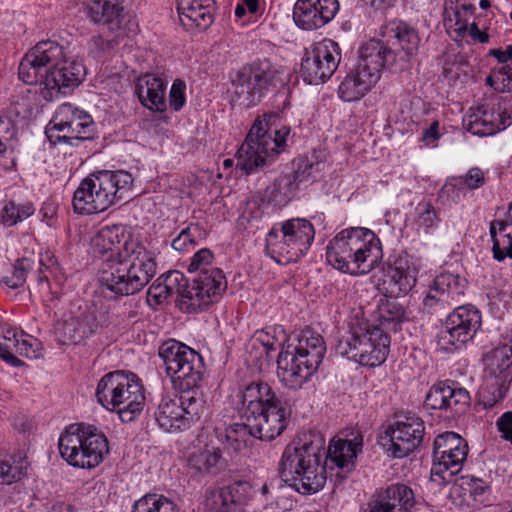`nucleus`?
<instances>
[{
	"instance_id": "obj_22",
	"label": "nucleus",
	"mask_w": 512,
	"mask_h": 512,
	"mask_svg": "<svg viewBox=\"0 0 512 512\" xmlns=\"http://www.w3.org/2000/svg\"><path fill=\"white\" fill-rule=\"evenodd\" d=\"M415 283V268L408 255L399 254L388 264L379 290L387 297L398 298L411 291Z\"/></svg>"
},
{
	"instance_id": "obj_37",
	"label": "nucleus",
	"mask_w": 512,
	"mask_h": 512,
	"mask_svg": "<svg viewBox=\"0 0 512 512\" xmlns=\"http://www.w3.org/2000/svg\"><path fill=\"white\" fill-rule=\"evenodd\" d=\"M486 370L493 376L506 380L512 366V346L502 345L486 353L483 358Z\"/></svg>"
},
{
	"instance_id": "obj_10",
	"label": "nucleus",
	"mask_w": 512,
	"mask_h": 512,
	"mask_svg": "<svg viewBox=\"0 0 512 512\" xmlns=\"http://www.w3.org/2000/svg\"><path fill=\"white\" fill-rule=\"evenodd\" d=\"M59 452L68 464L92 469L109 453L106 436L93 425L71 426L59 438Z\"/></svg>"
},
{
	"instance_id": "obj_4",
	"label": "nucleus",
	"mask_w": 512,
	"mask_h": 512,
	"mask_svg": "<svg viewBox=\"0 0 512 512\" xmlns=\"http://www.w3.org/2000/svg\"><path fill=\"white\" fill-rule=\"evenodd\" d=\"M124 257L105 260L99 271V283L116 296L140 292L155 276L157 263L154 252L147 247L124 249Z\"/></svg>"
},
{
	"instance_id": "obj_39",
	"label": "nucleus",
	"mask_w": 512,
	"mask_h": 512,
	"mask_svg": "<svg viewBox=\"0 0 512 512\" xmlns=\"http://www.w3.org/2000/svg\"><path fill=\"white\" fill-rule=\"evenodd\" d=\"M221 457L222 452L219 448L206 447L190 455L189 465L200 473H215Z\"/></svg>"
},
{
	"instance_id": "obj_28",
	"label": "nucleus",
	"mask_w": 512,
	"mask_h": 512,
	"mask_svg": "<svg viewBox=\"0 0 512 512\" xmlns=\"http://www.w3.org/2000/svg\"><path fill=\"white\" fill-rule=\"evenodd\" d=\"M383 36L387 39L388 48L397 51V56L403 61L402 52L410 58L414 56L419 47L418 32L407 23L399 21L390 23L384 30Z\"/></svg>"
},
{
	"instance_id": "obj_47",
	"label": "nucleus",
	"mask_w": 512,
	"mask_h": 512,
	"mask_svg": "<svg viewBox=\"0 0 512 512\" xmlns=\"http://www.w3.org/2000/svg\"><path fill=\"white\" fill-rule=\"evenodd\" d=\"M498 116L500 117L499 124H495L492 120L476 118L468 123L467 130L478 136L493 135L501 130L500 125L503 126L502 128L507 125V119L502 117L501 113H498Z\"/></svg>"
},
{
	"instance_id": "obj_26",
	"label": "nucleus",
	"mask_w": 512,
	"mask_h": 512,
	"mask_svg": "<svg viewBox=\"0 0 512 512\" xmlns=\"http://www.w3.org/2000/svg\"><path fill=\"white\" fill-rule=\"evenodd\" d=\"M215 0H177L182 25L187 29L206 30L214 22Z\"/></svg>"
},
{
	"instance_id": "obj_31",
	"label": "nucleus",
	"mask_w": 512,
	"mask_h": 512,
	"mask_svg": "<svg viewBox=\"0 0 512 512\" xmlns=\"http://www.w3.org/2000/svg\"><path fill=\"white\" fill-rule=\"evenodd\" d=\"M136 93L141 104L152 111L166 110L165 84L162 79L152 74L140 77L136 84Z\"/></svg>"
},
{
	"instance_id": "obj_7",
	"label": "nucleus",
	"mask_w": 512,
	"mask_h": 512,
	"mask_svg": "<svg viewBox=\"0 0 512 512\" xmlns=\"http://www.w3.org/2000/svg\"><path fill=\"white\" fill-rule=\"evenodd\" d=\"M176 288L178 306L187 313L198 312L213 303L218 302L227 289V280L220 268L210 267L199 272L192 283L179 271L168 273V294Z\"/></svg>"
},
{
	"instance_id": "obj_21",
	"label": "nucleus",
	"mask_w": 512,
	"mask_h": 512,
	"mask_svg": "<svg viewBox=\"0 0 512 512\" xmlns=\"http://www.w3.org/2000/svg\"><path fill=\"white\" fill-rule=\"evenodd\" d=\"M338 10L337 0H297L293 20L300 29L312 31L329 23Z\"/></svg>"
},
{
	"instance_id": "obj_55",
	"label": "nucleus",
	"mask_w": 512,
	"mask_h": 512,
	"mask_svg": "<svg viewBox=\"0 0 512 512\" xmlns=\"http://www.w3.org/2000/svg\"><path fill=\"white\" fill-rule=\"evenodd\" d=\"M493 258L499 262L506 257L512 259V235L504 234L500 241H494L492 246Z\"/></svg>"
},
{
	"instance_id": "obj_11",
	"label": "nucleus",
	"mask_w": 512,
	"mask_h": 512,
	"mask_svg": "<svg viewBox=\"0 0 512 512\" xmlns=\"http://www.w3.org/2000/svg\"><path fill=\"white\" fill-rule=\"evenodd\" d=\"M94 126L89 114L70 103H65L57 108L45 129V134L53 145L66 143L77 146L80 142L93 138Z\"/></svg>"
},
{
	"instance_id": "obj_59",
	"label": "nucleus",
	"mask_w": 512,
	"mask_h": 512,
	"mask_svg": "<svg viewBox=\"0 0 512 512\" xmlns=\"http://www.w3.org/2000/svg\"><path fill=\"white\" fill-rule=\"evenodd\" d=\"M278 186H276V180L271 184L268 185L263 192L261 193L260 199L263 203H275V204H281L286 202L285 197L278 193Z\"/></svg>"
},
{
	"instance_id": "obj_30",
	"label": "nucleus",
	"mask_w": 512,
	"mask_h": 512,
	"mask_svg": "<svg viewBox=\"0 0 512 512\" xmlns=\"http://www.w3.org/2000/svg\"><path fill=\"white\" fill-rule=\"evenodd\" d=\"M100 327L96 317L83 314L81 317H71L57 326V334L63 344H79L86 337L94 334Z\"/></svg>"
},
{
	"instance_id": "obj_24",
	"label": "nucleus",
	"mask_w": 512,
	"mask_h": 512,
	"mask_svg": "<svg viewBox=\"0 0 512 512\" xmlns=\"http://www.w3.org/2000/svg\"><path fill=\"white\" fill-rule=\"evenodd\" d=\"M252 487L247 481H236L213 491L207 499L215 512H244Z\"/></svg>"
},
{
	"instance_id": "obj_32",
	"label": "nucleus",
	"mask_w": 512,
	"mask_h": 512,
	"mask_svg": "<svg viewBox=\"0 0 512 512\" xmlns=\"http://www.w3.org/2000/svg\"><path fill=\"white\" fill-rule=\"evenodd\" d=\"M278 398L271 386L264 382H252L241 391V402L243 405V418L250 419L253 415L259 414L264 405L266 406Z\"/></svg>"
},
{
	"instance_id": "obj_5",
	"label": "nucleus",
	"mask_w": 512,
	"mask_h": 512,
	"mask_svg": "<svg viewBox=\"0 0 512 512\" xmlns=\"http://www.w3.org/2000/svg\"><path fill=\"white\" fill-rule=\"evenodd\" d=\"M133 177L124 170H102L88 175L75 190L72 199L77 214L91 215L130 198Z\"/></svg>"
},
{
	"instance_id": "obj_64",
	"label": "nucleus",
	"mask_w": 512,
	"mask_h": 512,
	"mask_svg": "<svg viewBox=\"0 0 512 512\" xmlns=\"http://www.w3.org/2000/svg\"><path fill=\"white\" fill-rule=\"evenodd\" d=\"M439 123L434 121L429 128L425 129L422 135V140L429 143L430 141H435L439 138L438 133Z\"/></svg>"
},
{
	"instance_id": "obj_43",
	"label": "nucleus",
	"mask_w": 512,
	"mask_h": 512,
	"mask_svg": "<svg viewBox=\"0 0 512 512\" xmlns=\"http://www.w3.org/2000/svg\"><path fill=\"white\" fill-rule=\"evenodd\" d=\"M381 325L388 330L397 331V327L405 320V310L402 304L395 300H387L380 306Z\"/></svg>"
},
{
	"instance_id": "obj_20",
	"label": "nucleus",
	"mask_w": 512,
	"mask_h": 512,
	"mask_svg": "<svg viewBox=\"0 0 512 512\" xmlns=\"http://www.w3.org/2000/svg\"><path fill=\"white\" fill-rule=\"evenodd\" d=\"M389 345V337L379 327H367L361 334L354 330V360L362 366L381 365L387 358Z\"/></svg>"
},
{
	"instance_id": "obj_25",
	"label": "nucleus",
	"mask_w": 512,
	"mask_h": 512,
	"mask_svg": "<svg viewBox=\"0 0 512 512\" xmlns=\"http://www.w3.org/2000/svg\"><path fill=\"white\" fill-rule=\"evenodd\" d=\"M354 275H365L373 270L380 254L379 239L367 228L354 227Z\"/></svg>"
},
{
	"instance_id": "obj_9",
	"label": "nucleus",
	"mask_w": 512,
	"mask_h": 512,
	"mask_svg": "<svg viewBox=\"0 0 512 512\" xmlns=\"http://www.w3.org/2000/svg\"><path fill=\"white\" fill-rule=\"evenodd\" d=\"M285 84L278 68L268 59L244 65L231 77V101L244 107L257 105Z\"/></svg>"
},
{
	"instance_id": "obj_34",
	"label": "nucleus",
	"mask_w": 512,
	"mask_h": 512,
	"mask_svg": "<svg viewBox=\"0 0 512 512\" xmlns=\"http://www.w3.org/2000/svg\"><path fill=\"white\" fill-rule=\"evenodd\" d=\"M177 396H163L154 412V418L160 428L167 432H176L185 430V420H183Z\"/></svg>"
},
{
	"instance_id": "obj_13",
	"label": "nucleus",
	"mask_w": 512,
	"mask_h": 512,
	"mask_svg": "<svg viewBox=\"0 0 512 512\" xmlns=\"http://www.w3.org/2000/svg\"><path fill=\"white\" fill-rule=\"evenodd\" d=\"M468 443L455 432H445L438 435L434 440L433 466L431 469V480L449 482L458 474L468 455Z\"/></svg>"
},
{
	"instance_id": "obj_14",
	"label": "nucleus",
	"mask_w": 512,
	"mask_h": 512,
	"mask_svg": "<svg viewBox=\"0 0 512 512\" xmlns=\"http://www.w3.org/2000/svg\"><path fill=\"white\" fill-rule=\"evenodd\" d=\"M341 61L340 48L331 39L304 49L300 73L308 84L317 85L329 79Z\"/></svg>"
},
{
	"instance_id": "obj_60",
	"label": "nucleus",
	"mask_w": 512,
	"mask_h": 512,
	"mask_svg": "<svg viewBox=\"0 0 512 512\" xmlns=\"http://www.w3.org/2000/svg\"><path fill=\"white\" fill-rule=\"evenodd\" d=\"M488 56L496 58L500 64H505L512 59V45H508L504 51L498 48L490 49Z\"/></svg>"
},
{
	"instance_id": "obj_52",
	"label": "nucleus",
	"mask_w": 512,
	"mask_h": 512,
	"mask_svg": "<svg viewBox=\"0 0 512 512\" xmlns=\"http://www.w3.org/2000/svg\"><path fill=\"white\" fill-rule=\"evenodd\" d=\"M0 118L4 122L9 121L13 127L18 128V125L26 119V107L23 103H11L0 113Z\"/></svg>"
},
{
	"instance_id": "obj_53",
	"label": "nucleus",
	"mask_w": 512,
	"mask_h": 512,
	"mask_svg": "<svg viewBox=\"0 0 512 512\" xmlns=\"http://www.w3.org/2000/svg\"><path fill=\"white\" fill-rule=\"evenodd\" d=\"M116 34L112 38L104 37L103 35L94 36L91 39V50L97 54L104 53L113 49L119 44V41L124 37V31H114Z\"/></svg>"
},
{
	"instance_id": "obj_57",
	"label": "nucleus",
	"mask_w": 512,
	"mask_h": 512,
	"mask_svg": "<svg viewBox=\"0 0 512 512\" xmlns=\"http://www.w3.org/2000/svg\"><path fill=\"white\" fill-rule=\"evenodd\" d=\"M168 285V275L166 276L164 284L162 283H153L148 289V297L153 298L157 304L162 303L169 296H172L174 293L177 294L176 288L168 294L165 287Z\"/></svg>"
},
{
	"instance_id": "obj_27",
	"label": "nucleus",
	"mask_w": 512,
	"mask_h": 512,
	"mask_svg": "<svg viewBox=\"0 0 512 512\" xmlns=\"http://www.w3.org/2000/svg\"><path fill=\"white\" fill-rule=\"evenodd\" d=\"M266 251L277 262L286 264L296 262L306 254L279 224L274 225L266 236Z\"/></svg>"
},
{
	"instance_id": "obj_17",
	"label": "nucleus",
	"mask_w": 512,
	"mask_h": 512,
	"mask_svg": "<svg viewBox=\"0 0 512 512\" xmlns=\"http://www.w3.org/2000/svg\"><path fill=\"white\" fill-rule=\"evenodd\" d=\"M481 313L471 305L454 309L447 317L438 335V343L448 350L449 346H459L472 340L481 327Z\"/></svg>"
},
{
	"instance_id": "obj_41",
	"label": "nucleus",
	"mask_w": 512,
	"mask_h": 512,
	"mask_svg": "<svg viewBox=\"0 0 512 512\" xmlns=\"http://www.w3.org/2000/svg\"><path fill=\"white\" fill-rule=\"evenodd\" d=\"M227 444L235 451H239L248 445L250 438H255V433L248 426V421L233 423L225 429L224 434Z\"/></svg>"
},
{
	"instance_id": "obj_16",
	"label": "nucleus",
	"mask_w": 512,
	"mask_h": 512,
	"mask_svg": "<svg viewBox=\"0 0 512 512\" xmlns=\"http://www.w3.org/2000/svg\"><path fill=\"white\" fill-rule=\"evenodd\" d=\"M425 426L416 416H405L389 426L380 437V444L388 456L403 458L414 452L423 442Z\"/></svg>"
},
{
	"instance_id": "obj_62",
	"label": "nucleus",
	"mask_w": 512,
	"mask_h": 512,
	"mask_svg": "<svg viewBox=\"0 0 512 512\" xmlns=\"http://www.w3.org/2000/svg\"><path fill=\"white\" fill-rule=\"evenodd\" d=\"M352 344L350 339L339 340L335 346L334 352L336 357H340L342 359L350 360L349 352L351 350Z\"/></svg>"
},
{
	"instance_id": "obj_42",
	"label": "nucleus",
	"mask_w": 512,
	"mask_h": 512,
	"mask_svg": "<svg viewBox=\"0 0 512 512\" xmlns=\"http://www.w3.org/2000/svg\"><path fill=\"white\" fill-rule=\"evenodd\" d=\"M2 334L4 342H0V357L14 367L24 366L25 363L13 355L16 341H18L19 337H23V334H19L16 329L10 326H3Z\"/></svg>"
},
{
	"instance_id": "obj_58",
	"label": "nucleus",
	"mask_w": 512,
	"mask_h": 512,
	"mask_svg": "<svg viewBox=\"0 0 512 512\" xmlns=\"http://www.w3.org/2000/svg\"><path fill=\"white\" fill-rule=\"evenodd\" d=\"M497 428L504 440L512 444V411H507L497 420Z\"/></svg>"
},
{
	"instance_id": "obj_54",
	"label": "nucleus",
	"mask_w": 512,
	"mask_h": 512,
	"mask_svg": "<svg viewBox=\"0 0 512 512\" xmlns=\"http://www.w3.org/2000/svg\"><path fill=\"white\" fill-rule=\"evenodd\" d=\"M438 221L435 209L431 203L419 204L417 223L419 227L427 232L429 228L436 225Z\"/></svg>"
},
{
	"instance_id": "obj_8",
	"label": "nucleus",
	"mask_w": 512,
	"mask_h": 512,
	"mask_svg": "<svg viewBox=\"0 0 512 512\" xmlns=\"http://www.w3.org/2000/svg\"><path fill=\"white\" fill-rule=\"evenodd\" d=\"M289 134L288 126L271 130L266 119H256L236 154L237 167L252 174L270 166L284 150Z\"/></svg>"
},
{
	"instance_id": "obj_51",
	"label": "nucleus",
	"mask_w": 512,
	"mask_h": 512,
	"mask_svg": "<svg viewBox=\"0 0 512 512\" xmlns=\"http://www.w3.org/2000/svg\"><path fill=\"white\" fill-rule=\"evenodd\" d=\"M214 260V255L212 251L208 248H203L197 251L191 258L190 264L188 265V271L190 273L193 272H203L207 271L212 267V263Z\"/></svg>"
},
{
	"instance_id": "obj_61",
	"label": "nucleus",
	"mask_w": 512,
	"mask_h": 512,
	"mask_svg": "<svg viewBox=\"0 0 512 512\" xmlns=\"http://www.w3.org/2000/svg\"><path fill=\"white\" fill-rule=\"evenodd\" d=\"M338 96L345 102L352 101V79L349 76L339 85Z\"/></svg>"
},
{
	"instance_id": "obj_40",
	"label": "nucleus",
	"mask_w": 512,
	"mask_h": 512,
	"mask_svg": "<svg viewBox=\"0 0 512 512\" xmlns=\"http://www.w3.org/2000/svg\"><path fill=\"white\" fill-rule=\"evenodd\" d=\"M132 512H178L176 505L159 494H146L133 505Z\"/></svg>"
},
{
	"instance_id": "obj_19",
	"label": "nucleus",
	"mask_w": 512,
	"mask_h": 512,
	"mask_svg": "<svg viewBox=\"0 0 512 512\" xmlns=\"http://www.w3.org/2000/svg\"><path fill=\"white\" fill-rule=\"evenodd\" d=\"M470 402V394L465 388L459 387L455 382L439 381L429 389L424 400V408L427 411H445L451 417H457L466 413Z\"/></svg>"
},
{
	"instance_id": "obj_3",
	"label": "nucleus",
	"mask_w": 512,
	"mask_h": 512,
	"mask_svg": "<svg viewBox=\"0 0 512 512\" xmlns=\"http://www.w3.org/2000/svg\"><path fill=\"white\" fill-rule=\"evenodd\" d=\"M159 356L165 364L167 375L174 379L181 391L177 399L181 403L180 409H183L182 416L188 429L205 412L204 401L195 392L205 372L203 358L194 349L175 339L165 341L159 347Z\"/></svg>"
},
{
	"instance_id": "obj_45",
	"label": "nucleus",
	"mask_w": 512,
	"mask_h": 512,
	"mask_svg": "<svg viewBox=\"0 0 512 512\" xmlns=\"http://www.w3.org/2000/svg\"><path fill=\"white\" fill-rule=\"evenodd\" d=\"M34 211L32 203L17 205L14 201H9L2 209V222L4 225L13 226L33 215Z\"/></svg>"
},
{
	"instance_id": "obj_18",
	"label": "nucleus",
	"mask_w": 512,
	"mask_h": 512,
	"mask_svg": "<svg viewBox=\"0 0 512 512\" xmlns=\"http://www.w3.org/2000/svg\"><path fill=\"white\" fill-rule=\"evenodd\" d=\"M145 248L146 246L139 237L132 233L122 224H114L102 227L92 238L91 248L95 254L103 257V262L124 257V249Z\"/></svg>"
},
{
	"instance_id": "obj_23",
	"label": "nucleus",
	"mask_w": 512,
	"mask_h": 512,
	"mask_svg": "<svg viewBox=\"0 0 512 512\" xmlns=\"http://www.w3.org/2000/svg\"><path fill=\"white\" fill-rule=\"evenodd\" d=\"M116 396L115 408L122 422L133 421L143 410L145 404L144 388L137 376L126 373L121 380Z\"/></svg>"
},
{
	"instance_id": "obj_38",
	"label": "nucleus",
	"mask_w": 512,
	"mask_h": 512,
	"mask_svg": "<svg viewBox=\"0 0 512 512\" xmlns=\"http://www.w3.org/2000/svg\"><path fill=\"white\" fill-rule=\"evenodd\" d=\"M279 225L283 228V230L290 236L293 241L302 249V251L307 252L309 247L311 246L315 230L313 225L306 219L293 218Z\"/></svg>"
},
{
	"instance_id": "obj_15",
	"label": "nucleus",
	"mask_w": 512,
	"mask_h": 512,
	"mask_svg": "<svg viewBox=\"0 0 512 512\" xmlns=\"http://www.w3.org/2000/svg\"><path fill=\"white\" fill-rule=\"evenodd\" d=\"M295 400L285 394H278V398L267 404L248 419V426L255 433V438L262 441H271L280 436L287 428L293 413Z\"/></svg>"
},
{
	"instance_id": "obj_50",
	"label": "nucleus",
	"mask_w": 512,
	"mask_h": 512,
	"mask_svg": "<svg viewBox=\"0 0 512 512\" xmlns=\"http://www.w3.org/2000/svg\"><path fill=\"white\" fill-rule=\"evenodd\" d=\"M453 187L462 188L466 185L470 189H478L485 183V176L483 171L478 167L471 168L464 176L453 178Z\"/></svg>"
},
{
	"instance_id": "obj_1",
	"label": "nucleus",
	"mask_w": 512,
	"mask_h": 512,
	"mask_svg": "<svg viewBox=\"0 0 512 512\" xmlns=\"http://www.w3.org/2000/svg\"><path fill=\"white\" fill-rule=\"evenodd\" d=\"M349 429L334 436L327 452L324 441L319 438L311 441H293L288 444L278 463V475L289 487L302 495H311L320 491L326 483L323 459L333 463L339 471L335 473L336 483L348 478L352 462V440L347 437Z\"/></svg>"
},
{
	"instance_id": "obj_6",
	"label": "nucleus",
	"mask_w": 512,
	"mask_h": 512,
	"mask_svg": "<svg viewBox=\"0 0 512 512\" xmlns=\"http://www.w3.org/2000/svg\"><path fill=\"white\" fill-rule=\"evenodd\" d=\"M325 343L319 334L304 333L298 345L282 348L277 357V377L289 389L298 390L317 371L325 354Z\"/></svg>"
},
{
	"instance_id": "obj_63",
	"label": "nucleus",
	"mask_w": 512,
	"mask_h": 512,
	"mask_svg": "<svg viewBox=\"0 0 512 512\" xmlns=\"http://www.w3.org/2000/svg\"><path fill=\"white\" fill-rule=\"evenodd\" d=\"M32 345L28 340L23 337H19L18 341H16L15 349L13 350V355L19 354L21 356L30 357V350Z\"/></svg>"
},
{
	"instance_id": "obj_29",
	"label": "nucleus",
	"mask_w": 512,
	"mask_h": 512,
	"mask_svg": "<svg viewBox=\"0 0 512 512\" xmlns=\"http://www.w3.org/2000/svg\"><path fill=\"white\" fill-rule=\"evenodd\" d=\"M88 15L94 23L107 26L111 32L124 31L127 15L120 0H92L88 5Z\"/></svg>"
},
{
	"instance_id": "obj_12",
	"label": "nucleus",
	"mask_w": 512,
	"mask_h": 512,
	"mask_svg": "<svg viewBox=\"0 0 512 512\" xmlns=\"http://www.w3.org/2000/svg\"><path fill=\"white\" fill-rule=\"evenodd\" d=\"M358 53L359 64L354 69V100L363 97L379 79L380 70L397 57L396 50L375 39L364 43Z\"/></svg>"
},
{
	"instance_id": "obj_2",
	"label": "nucleus",
	"mask_w": 512,
	"mask_h": 512,
	"mask_svg": "<svg viewBox=\"0 0 512 512\" xmlns=\"http://www.w3.org/2000/svg\"><path fill=\"white\" fill-rule=\"evenodd\" d=\"M84 67L64 58L63 47L54 41L35 45L19 65V78L26 84L39 83L40 93L47 101L66 95L77 87L84 77Z\"/></svg>"
},
{
	"instance_id": "obj_49",
	"label": "nucleus",
	"mask_w": 512,
	"mask_h": 512,
	"mask_svg": "<svg viewBox=\"0 0 512 512\" xmlns=\"http://www.w3.org/2000/svg\"><path fill=\"white\" fill-rule=\"evenodd\" d=\"M25 475L24 466L22 463H10L9 460L0 462V483L1 484H12L22 478Z\"/></svg>"
},
{
	"instance_id": "obj_44",
	"label": "nucleus",
	"mask_w": 512,
	"mask_h": 512,
	"mask_svg": "<svg viewBox=\"0 0 512 512\" xmlns=\"http://www.w3.org/2000/svg\"><path fill=\"white\" fill-rule=\"evenodd\" d=\"M34 261L29 258H19L13 265L11 275L1 279V284L11 289L22 287L26 282L28 273L33 269Z\"/></svg>"
},
{
	"instance_id": "obj_48",
	"label": "nucleus",
	"mask_w": 512,
	"mask_h": 512,
	"mask_svg": "<svg viewBox=\"0 0 512 512\" xmlns=\"http://www.w3.org/2000/svg\"><path fill=\"white\" fill-rule=\"evenodd\" d=\"M200 235V227L198 224H190L183 229L179 235L172 241V247L179 251L187 250L189 245L194 246L197 243L196 238Z\"/></svg>"
},
{
	"instance_id": "obj_36",
	"label": "nucleus",
	"mask_w": 512,
	"mask_h": 512,
	"mask_svg": "<svg viewBox=\"0 0 512 512\" xmlns=\"http://www.w3.org/2000/svg\"><path fill=\"white\" fill-rule=\"evenodd\" d=\"M124 372L123 370L109 372L98 382L95 393L97 401L109 411H114L118 388L122 383Z\"/></svg>"
},
{
	"instance_id": "obj_56",
	"label": "nucleus",
	"mask_w": 512,
	"mask_h": 512,
	"mask_svg": "<svg viewBox=\"0 0 512 512\" xmlns=\"http://www.w3.org/2000/svg\"><path fill=\"white\" fill-rule=\"evenodd\" d=\"M185 89L186 84L182 80L177 79L172 84L169 93V101L170 107L173 110L179 111L184 106L186 102Z\"/></svg>"
},
{
	"instance_id": "obj_33",
	"label": "nucleus",
	"mask_w": 512,
	"mask_h": 512,
	"mask_svg": "<svg viewBox=\"0 0 512 512\" xmlns=\"http://www.w3.org/2000/svg\"><path fill=\"white\" fill-rule=\"evenodd\" d=\"M466 286V280L461 278L459 275L452 274L450 272H443L436 276L433 282L432 290L430 291L423 300L424 306H433L434 301H445V296L448 298L451 296H459L464 293Z\"/></svg>"
},
{
	"instance_id": "obj_35",
	"label": "nucleus",
	"mask_w": 512,
	"mask_h": 512,
	"mask_svg": "<svg viewBox=\"0 0 512 512\" xmlns=\"http://www.w3.org/2000/svg\"><path fill=\"white\" fill-rule=\"evenodd\" d=\"M351 238L352 228H346L339 232L327 247L326 258L328 263L344 273L349 272V259L352 257Z\"/></svg>"
},
{
	"instance_id": "obj_46",
	"label": "nucleus",
	"mask_w": 512,
	"mask_h": 512,
	"mask_svg": "<svg viewBox=\"0 0 512 512\" xmlns=\"http://www.w3.org/2000/svg\"><path fill=\"white\" fill-rule=\"evenodd\" d=\"M314 164L309 163L306 165L305 169H313ZM306 170L300 171V169L296 170L294 173L285 174L279 176L276 180V186H278V193L282 194L285 197L286 202L291 200L295 191L298 188V182H302L305 179Z\"/></svg>"
}]
</instances>
